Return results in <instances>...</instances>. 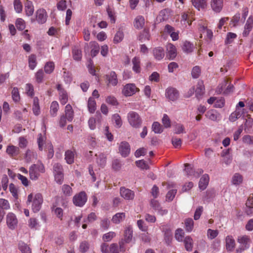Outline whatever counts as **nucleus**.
<instances>
[{
	"instance_id": "1",
	"label": "nucleus",
	"mask_w": 253,
	"mask_h": 253,
	"mask_svg": "<svg viewBox=\"0 0 253 253\" xmlns=\"http://www.w3.org/2000/svg\"><path fill=\"white\" fill-rule=\"evenodd\" d=\"M127 118L128 122L131 126L135 128L140 126L142 121L137 113L133 111L129 112Z\"/></svg>"
},
{
	"instance_id": "2",
	"label": "nucleus",
	"mask_w": 253,
	"mask_h": 253,
	"mask_svg": "<svg viewBox=\"0 0 253 253\" xmlns=\"http://www.w3.org/2000/svg\"><path fill=\"white\" fill-rule=\"evenodd\" d=\"M233 85L230 83L228 84V81L225 80L217 87L216 91L218 94H220L223 92L224 94H228L231 92H233Z\"/></svg>"
},
{
	"instance_id": "3",
	"label": "nucleus",
	"mask_w": 253,
	"mask_h": 253,
	"mask_svg": "<svg viewBox=\"0 0 253 253\" xmlns=\"http://www.w3.org/2000/svg\"><path fill=\"white\" fill-rule=\"evenodd\" d=\"M38 171L42 172H44V167L43 165H33L29 169V174L30 178L32 180H37L40 174Z\"/></svg>"
},
{
	"instance_id": "4",
	"label": "nucleus",
	"mask_w": 253,
	"mask_h": 253,
	"mask_svg": "<svg viewBox=\"0 0 253 253\" xmlns=\"http://www.w3.org/2000/svg\"><path fill=\"white\" fill-rule=\"evenodd\" d=\"M87 196L84 191L75 195L73 198V202L75 205L78 207H82L86 203Z\"/></svg>"
},
{
	"instance_id": "5",
	"label": "nucleus",
	"mask_w": 253,
	"mask_h": 253,
	"mask_svg": "<svg viewBox=\"0 0 253 253\" xmlns=\"http://www.w3.org/2000/svg\"><path fill=\"white\" fill-rule=\"evenodd\" d=\"M43 202L42 196L41 194L37 193L35 195L32 204V210L34 212H38Z\"/></svg>"
},
{
	"instance_id": "6",
	"label": "nucleus",
	"mask_w": 253,
	"mask_h": 253,
	"mask_svg": "<svg viewBox=\"0 0 253 253\" xmlns=\"http://www.w3.org/2000/svg\"><path fill=\"white\" fill-rule=\"evenodd\" d=\"M139 89L133 84H126L123 90V94L126 96H130L138 91Z\"/></svg>"
},
{
	"instance_id": "7",
	"label": "nucleus",
	"mask_w": 253,
	"mask_h": 253,
	"mask_svg": "<svg viewBox=\"0 0 253 253\" xmlns=\"http://www.w3.org/2000/svg\"><path fill=\"white\" fill-rule=\"evenodd\" d=\"M166 96L169 100L174 101L179 97V92L175 88L169 87L166 90Z\"/></svg>"
},
{
	"instance_id": "8",
	"label": "nucleus",
	"mask_w": 253,
	"mask_h": 253,
	"mask_svg": "<svg viewBox=\"0 0 253 253\" xmlns=\"http://www.w3.org/2000/svg\"><path fill=\"white\" fill-rule=\"evenodd\" d=\"M6 223L8 227L11 229H14L17 226L18 223L17 219L13 213H8L6 216Z\"/></svg>"
},
{
	"instance_id": "9",
	"label": "nucleus",
	"mask_w": 253,
	"mask_h": 253,
	"mask_svg": "<svg viewBox=\"0 0 253 253\" xmlns=\"http://www.w3.org/2000/svg\"><path fill=\"white\" fill-rule=\"evenodd\" d=\"M121 196L127 200H132L134 197V192L130 189L122 187L120 188Z\"/></svg>"
},
{
	"instance_id": "10",
	"label": "nucleus",
	"mask_w": 253,
	"mask_h": 253,
	"mask_svg": "<svg viewBox=\"0 0 253 253\" xmlns=\"http://www.w3.org/2000/svg\"><path fill=\"white\" fill-rule=\"evenodd\" d=\"M119 151L123 157H127L130 151V147L128 143L126 141L122 142L120 144Z\"/></svg>"
},
{
	"instance_id": "11",
	"label": "nucleus",
	"mask_w": 253,
	"mask_h": 253,
	"mask_svg": "<svg viewBox=\"0 0 253 253\" xmlns=\"http://www.w3.org/2000/svg\"><path fill=\"white\" fill-rule=\"evenodd\" d=\"M238 242L242 245V246L237 250V252H241L249 247L250 239L247 236L240 237L238 239Z\"/></svg>"
},
{
	"instance_id": "12",
	"label": "nucleus",
	"mask_w": 253,
	"mask_h": 253,
	"mask_svg": "<svg viewBox=\"0 0 253 253\" xmlns=\"http://www.w3.org/2000/svg\"><path fill=\"white\" fill-rule=\"evenodd\" d=\"M47 14L43 9H38L36 12V20L40 24H43L46 21Z\"/></svg>"
},
{
	"instance_id": "13",
	"label": "nucleus",
	"mask_w": 253,
	"mask_h": 253,
	"mask_svg": "<svg viewBox=\"0 0 253 253\" xmlns=\"http://www.w3.org/2000/svg\"><path fill=\"white\" fill-rule=\"evenodd\" d=\"M223 5V0H211V6L212 10L216 13L221 11Z\"/></svg>"
},
{
	"instance_id": "14",
	"label": "nucleus",
	"mask_w": 253,
	"mask_h": 253,
	"mask_svg": "<svg viewBox=\"0 0 253 253\" xmlns=\"http://www.w3.org/2000/svg\"><path fill=\"white\" fill-rule=\"evenodd\" d=\"M168 51L167 57L170 60L173 59L176 56V50L175 47L171 43H169L167 45Z\"/></svg>"
},
{
	"instance_id": "15",
	"label": "nucleus",
	"mask_w": 253,
	"mask_h": 253,
	"mask_svg": "<svg viewBox=\"0 0 253 253\" xmlns=\"http://www.w3.org/2000/svg\"><path fill=\"white\" fill-rule=\"evenodd\" d=\"M73 59L77 61H81L82 58V51L78 46H74L72 48Z\"/></svg>"
},
{
	"instance_id": "16",
	"label": "nucleus",
	"mask_w": 253,
	"mask_h": 253,
	"mask_svg": "<svg viewBox=\"0 0 253 253\" xmlns=\"http://www.w3.org/2000/svg\"><path fill=\"white\" fill-rule=\"evenodd\" d=\"M153 55L156 60H160L165 56V51L164 49L161 47L155 48L153 50Z\"/></svg>"
},
{
	"instance_id": "17",
	"label": "nucleus",
	"mask_w": 253,
	"mask_h": 253,
	"mask_svg": "<svg viewBox=\"0 0 253 253\" xmlns=\"http://www.w3.org/2000/svg\"><path fill=\"white\" fill-rule=\"evenodd\" d=\"M209 181V175L207 174L203 175L202 177L200 178L199 183V187L200 189L202 190H205Z\"/></svg>"
},
{
	"instance_id": "18",
	"label": "nucleus",
	"mask_w": 253,
	"mask_h": 253,
	"mask_svg": "<svg viewBox=\"0 0 253 253\" xmlns=\"http://www.w3.org/2000/svg\"><path fill=\"white\" fill-rule=\"evenodd\" d=\"M235 242L234 239L231 236H228L226 238V249L228 251H232L234 249Z\"/></svg>"
},
{
	"instance_id": "19",
	"label": "nucleus",
	"mask_w": 253,
	"mask_h": 253,
	"mask_svg": "<svg viewBox=\"0 0 253 253\" xmlns=\"http://www.w3.org/2000/svg\"><path fill=\"white\" fill-rule=\"evenodd\" d=\"M65 116L67 120L69 122H71L74 117V112L72 106L70 104H68L65 107Z\"/></svg>"
},
{
	"instance_id": "20",
	"label": "nucleus",
	"mask_w": 253,
	"mask_h": 253,
	"mask_svg": "<svg viewBox=\"0 0 253 253\" xmlns=\"http://www.w3.org/2000/svg\"><path fill=\"white\" fill-rule=\"evenodd\" d=\"M193 5L199 10L205 9L207 6L206 0H191Z\"/></svg>"
},
{
	"instance_id": "21",
	"label": "nucleus",
	"mask_w": 253,
	"mask_h": 253,
	"mask_svg": "<svg viewBox=\"0 0 253 253\" xmlns=\"http://www.w3.org/2000/svg\"><path fill=\"white\" fill-rule=\"evenodd\" d=\"M25 9L26 15L31 16L34 13V6L32 1L27 0L25 3Z\"/></svg>"
},
{
	"instance_id": "22",
	"label": "nucleus",
	"mask_w": 253,
	"mask_h": 253,
	"mask_svg": "<svg viewBox=\"0 0 253 253\" xmlns=\"http://www.w3.org/2000/svg\"><path fill=\"white\" fill-rule=\"evenodd\" d=\"M145 20L142 16H138L135 19L134 27L138 29H142L144 26Z\"/></svg>"
},
{
	"instance_id": "23",
	"label": "nucleus",
	"mask_w": 253,
	"mask_h": 253,
	"mask_svg": "<svg viewBox=\"0 0 253 253\" xmlns=\"http://www.w3.org/2000/svg\"><path fill=\"white\" fill-rule=\"evenodd\" d=\"M106 79L112 85H116L118 83L117 75L115 72L112 71L109 75H107Z\"/></svg>"
},
{
	"instance_id": "24",
	"label": "nucleus",
	"mask_w": 253,
	"mask_h": 253,
	"mask_svg": "<svg viewBox=\"0 0 253 253\" xmlns=\"http://www.w3.org/2000/svg\"><path fill=\"white\" fill-rule=\"evenodd\" d=\"M132 62L133 64V70L136 73H139L141 71V68L140 66V60L138 57H135L132 59Z\"/></svg>"
},
{
	"instance_id": "25",
	"label": "nucleus",
	"mask_w": 253,
	"mask_h": 253,
	"mask_svg": "<svg viewBox=\"0 0 253 253\" xmlns=\"http://www.w3.org/2000/svg\"><path fill=\"white\" fill-rule=\"evenodd\" d=\"M6 152L10 156L14 157L19 153V148L14 146H9L7 148Z\"/></svg>"
},
{
	"instance_id": "26",
	"label": "nucleus",
	"mask_w": 253,
	"mask_h": 253,
	"mask_svg": "<svg viewBox=\"0 0 253 253\" xmlns=\"http://www.w3.org/2000/svg\"><path fill=\"white\" fill-rule=\"evenodd\" d=\"M183 241L185 249L187 251H191L193 248L192 239L190 236H187Z\"/></svg>"
},
{
	"instance_id": "27",
	"label": "nucleus",
	"mask_w": 253,
	"mask_h": 253,
	"mask_svg": "<svg viewBox=\"0 0 253 253\" xmlns=\"http://www.w3.org/2000/svg\"><path fill=\"white\" fill-rule=\"evenodd\" d=\"M125 217V213L124 212L117 213L113 216L112 221L113 223L117 224L122 221Z\"/></svg>"
},
{
	"instance_id": "28",
	"label": "nucleus",
	"mask_w": 253,
	"mask_h": 253,
	"mask_svg": "<svg viewBox=\"0 0 253 253\" xmlns=\"http://www.w3.org/2000/svg\"><path fill=\"white\" fill-rule=\"evenodd\" d=\"M59 105L57 102L53 101L50 105V113L52 117L56 116L58 110Z\"/></svg>"
},
{
	"instance_id": "29",
	"label": "nucleus",
	"mask_w": 253,
	"mask_h": 253,
	"mask_svg": "<svg viewBox=\"0 0 253 253\" xmlns=\"http://www.w3.org/2000/svg\"><path fill=\"white\" fill-rule=\"evenodd\" d=\"M206 116L209 119L215 121L217 120L219 114L215 111L210 110L207 112Z\"/></svg>"
},
{
	"instance_id": "30",
	"label": "nucleus",
	"mask_w": 253,
	"mask_h": 253,
	"mask_svg": "<svg viewBox=\"0 0 253 253\" xmlns=\"http://www.w3.org/2000/svg\"><path fill=\"white\" fill-rule=\"evenodd\" d=\"M152 129L155 133H161L163 131L162 126L157 122L153 123L152 126Z\"/></svg>"
},
{
	"instance_id": "31",
	"label": "nucleus",
	"mask_w": 253,
	"mask_h": 253,
	"mask_svg": "<svg viewBox=\"0 0 253 253\" xmlns=\"http://www.w3.org/2000/svg\"><path fill=\"white\" fill-rule=\"evenodd\" d=\"M204 86L203 85V83H199L198 86L196 88V89L195 90L196 93V96L197 97V98L199 99L201 97V96L203 95L204 93Z\"/></svg>"
},
{
	"instance_id": "32",
	"label": "nucleus",
	"mask_w": 253,
	"mask_h": 253,
	"mask_svg": "<svg viewBox=\"0 0 253 253\" xmlns=\"http://www.w3.org/2000/svg\"><path fill=\"white\" fill-rule=\"evenodd\" d=\"M65 159L67 163L71 164L74 162V154L71 150H67L65 152Z\"/></svg>"
},
{
	"instance_id": "33",
	"label": "nucleus",
	"mask_w": 253,
	"mask_h": 253,
	"mask_svg": "<svg viewBox=\"0 0 253 253\" xmlns=\"http://www.w3.org/2000/svg\"><path fill=\"white\" fill-rule=\"evenodd\" d=\"M29 66L31 70H33L37 65L36 56L31 54L29 57Z\"/></svg>"
},
{
	"instance_id": "34",
	"label": "nucleus",
	"mask_w": 253,
	"mask_h": 253,
	"mask_svg": "<svg viewBox=\"0 0 253 253\" xmlns=\"http://www.w3.org/2000/svg\"><path fill=\"white\" fill-rule=\"evenodd\" d=\"M44 68L46 74H51L54 70V64L52 61L47 62L45 64Z\"/></svg>"
},
{
	"instance_id": "35",
	"label": "nucleus",
	"mask_w": 253,
	"mask_h": 253,
	"mask_svg": "<svg viewBox=\"0 0 253 253\" xmlns=\"http://www.w3.org/2000/svg\"><path fill=\"white\" fill-rule=\"evenodd\" d=\"M186 230L190 232L192 230L194 226V221L191 218H187L185 220Z\"/></svg>"
},
{
	"instance_id": "36",
	"label": "nucleus",
	"mask_w": 253,
	"mask_h": 253,
	"mask_svg": "<svg viewBox=\"0 0 253 253\" xmlns=\"http://www.w3.org/2000/svg\"><path fill=\"white\" fill-rule=\"evenodd\" d=\"M248 118L246 119L245 123V130L247 132L250 131L253 125V120L250 117V115L247 116Z\"/></svg>"
},
{
	"instance_id": "37",
	"label": "nucleus",
	"mask_w": 253,
	"mask_h": 253,
	"mask_svg": "<svg viewBox=\"0 0 253 253\" xmlns=\"http://www.w3.org/2000/svg\"><path fill=\"white\" fill-rule=\"evenodd\" d=\"M193 47V44L189 42L186 41L184 42L182 49L184 52L186 53H190L192 52Z\"/></svg>"
},
{
	"instance_id": "38",
	"label": "nucleus",
	"mask_w": 253,
	"mask_h": 253,
	"mask_svg": "<svg viewBox=\"0 0 253 253\" xmlns=\"http://www.w3.org/2000/svg\"><path fill=\"white\" fill-rule=\"evenodd\" d=\"M87 106L89 111L91 113H93L96 109L95 101L93 99L89 98L88 101Z\"/></svg>"
},
{
	"instance_id": "39",
	"label": "nucleus",
	"mask_w": 253,
	"mask_h": 253,
	"mask_svg": "<svg viewBox=\"0 0 253 253\" xmlns=\"http://www.w3.org/2000/svg\"><path fill=\"white\" fill-rule=\"evenodd\" d=\"M132 237V230L130 228H127L125 232V240L126 243H129Z\"/></svg>"
},
{
	"instance_id": "40",
	"label": "nucleus",
	"mask_w": 253,
	"mask_h": 253,
	"mask_svg": "<svg viewBox=\"0 0 253 253\" xmlns=\"http://www.w3.org/2000/svg\"><path fill=\"white\" fill-rule=\"evenodd\" d=\"M12 97L14 102H18L20 100V97L19 90L17 87H14L12 90Z\"/></svg>"
},
{
	"instance_id": "41",
	"label": "nucleus",
	"mask_w": 253,
	"mask_h": 253,
	"mask_svg": "<svg viewBox=\"0 0 253 253\" xmlns=\"http://www.w3.org/2000/svg\"><path fill=\"white\" fill-rule=\"evenodd\" d=\"M62 190L65 196H70L72 194V189L68 185H63L62 186Z\"/></svg>"
},
{
	"instance_id": "42",
	"label": "nucleus",
	"mask_w": 253,
	"mask_h": 253,
	"mask_svg": "<svg viewBox=\"0 0 253 253\" xmlns=\"http://www.w3.org/2000/svg\"><path fill=\"white\" fill-rule=\"evenodd\" d=\"M124 38V33L122 31H118L115 34L113 42L115 43L121 42Z\"/></svg>"
},
{
	"instance_id": "43",
	"label": "nucleus",
	"mask_w": 253,
	"mask_h": 253,
	"mask_svg": "<svg viewBox=\"0 0 253 253\" xmlns=\"http://www.w3.org/2000/svg\"><path fill=\"white\" fill-rule=\"evenodd\" d=\"M92 45L93 46V48L91 49L90 54L92 57H94L98 54L100 48L98 44L96 42H93Z\"/></svg>"
},
{
	"instance_id": "44",
	"label": "nucleus",
	"mask_w": 253,
	"mask_h": 253,
	"mask_svg": "<svg viewBox=\"0 0 253 253\" xmlns=\"http://www.w3.org/2000/svg\"><path fill=\"white\" fill-rule=\"evenodd\" d=\"M241 116V113L240 111L236 109V110L233 112L229 116V120L232 122L236 121L237 119Z\"/></svg>"
},
{
	"instance_id": "45",
	"label": "nucleus",
	"mask_w": 253,
	"mask_h": 253,
	"mask_svg": "<svg viewBox=\"0 0 253 253\" xmlns=\"http://www.w3.org/2000/svg\"><path fill=\"white\" fill-rule=\"evenodd\" d=\"M19 249L23 253H31V250L29 247L24 243H20L19 244Z\"/></svg>"
},
{
	"instance_id": "46",
	"label": "nucleus",
	"mask_w": 253,
	"mask_h": 253,
	"mask_svg": "<svg viewBox=\"0 0 253 253\" xmlns=\"http://www.w3.org/2000/svg\"><path fill=\"white\" fill-rule=\"evenodd\" d=\"M33 111L35 115H38L40 113V106L39 104L38 99L35 98L34 99V104L33 106Z\"/></svg>"
},
{
	"instance_id": "47",
	"label": "nucleus",
	"mask_w": 253,
	"mask_h": 253,
	"mask_svg": "<svg viewBox=\"0 0 253 253\" xmlns=\"http://www.w3.org/2000/svg\"><path fill=\"white\" fill-rule=\"evenodd\" d=\"M236 37L237 35L235 33H228L225 40V43L226 44L231 43Z\"/></svg>"
},
{
	"instance_id": "48",
	"label": "nucleus",
	"mask_w": 253,
	"mask_h": 253,
	"mask_svg": "<svg viewBox=\"0 0 253 253\" xmlns=\"http://www.w3.org/2000/svg\"><path fill=\"white\" fill-rule=\"evenodd\" d=\"M15 25L17 29L20 31L23 30L25 28V22L21 18H18L16 20Z\"/></svg>"
},
{
	"instance_id": "49",
	"label": "nucleus",
	"mask_w": 253,
	"mask_h": 253,
	"mask_svg": "<svg viewBox=\"0 0 253 253\" xmlns=\"http://www.w3.org/2000/svg\"><path fill=\"white\" fill-rule=\"evenodd\" d=\"M162 123L166 128L170 127L171 126V121L169 116L167 114H164L162 119Z\"/></svg>"
},
{
	"instance_id": "50",
	"label": "nucleus",
	"mask_w": 253,
	"mask_h": 253,
	"mask_svg": "<svg viewBox=\"0 0 253 253\" xmlns=\"http://www.w3.org/2000/svg\"><path fill=\"white\" fill-rule=\"evenodd\" d=\"M242 181V176L239 173H236L233 177L232 182L235 185H238L240 184Z\"/></svg>"
},
{
	"instance_id": "51",
	"label": "nucleus",
	"mask_w": 253,
	"mask_h": 253,
	"mask_svg": "<svg viewBox=\"0 0 253 253\" xmlns=\"http://www.w3.org/2000/svg\"><path fill=\"white\" fill-rule=\"evenodd\" d=\"M184 232L181 229H178L175 233V238L178 241H182L184 237Z\"/></svg>"
},
{
	"instance_id": "52",
	"label": "nucleus",
	"mask_w": 253,
	"mask_h": 253,
	"mask_svg": "<svg viewBox=\"0 0 253 253\" xmlns=\"http://www.w3.org/2000/svg\"><path fill=\"white\" fill-rule=\"evenodd\" d=\"M89 248V245L86 241L82 242L80 246V251L82 253L86 252Z\"/></svg>"
},
{
	"instance_id": "53",
	"label": "nucleus",
	"mask_w": 253,
	"mask_h": 253,
	"mask_svg": "<svg viewBox=\"0 0 253 253\" xmlns=\"http://www.w3.org/2000/svg\"><path fill=\"white\" fill-rule=\"evenodd\" d=\"M176 193V189H172L171 190L169 191L166 195L167 200H168L169 201H172Z\"/></svg>"
},
{
	"instance_id": "54",
	"label": "nucleus",
	"mask_w": 253,
	"mask_h": 253,
	"mask_svg": "<svg viewBox=\"0 0 253 253\" xmlns=\"http://www.w3.org/2000/svg\"><path fill=\"white\" fill-rule=\"evenodd\" d=\"M135 163L136 166L141 169H149L148 165L143 160L136 161Z\"/></svg>"
},
{
	"instance_id": "55",
	"label": "nucleus",
	"mask_w": 253,
	"mask_h": 253,
	"mask_svg": "<svg viewBox=\"0 0 253 253\" xmlns=\"http://www.w3.org/2000/svg\"><path fill=\"white\" fill-rule=\"evenodd\" d=\"M14 7L17 12L20 13L22 11L23 6L20 0H14Z\"/></svg>"
},
{
	"instance_id": "56",
	"label": "nucleus",
	"mask_w": 253,
	"mask_h": 253,
	"mask_svg": "<svg viewBox=\"0 0 253 253\" xmlns=\"http://www.w3.org/2000/svg\"><path fill=\"white\" fill-rule=\"evenodd\" d=\"M122 167L121 161L118 159L114 160L112 162V168L116 171L119 170Z\"/></svg>"
},
{
	"instance_id": "57",
	"label": "nucleus",
	"mask_w": 253,
	"mask_h": 253,
	"mask_svg": "<svg viewBox=\"0 0 253 253\" xmlns=\"http://www.w3.org/2000/svg\"><path fill=\"white\" fill-rule=\"evenodd\" d=\"M112 119L115 121L116 126L120 127L122 125L121 117L117 114H115L113 116Z\"/></svg>"
},
{
	"instance_id": "58",
	"label": "nucleus",
	"mask_w": 253,
	"mask_h": 253,
	"mask_svg": "<svg viewBox=\"0 0 253 253\" xmlns=\"http://www.w3.org/2000/svg\"><path fill=\"white\" fill-rule=\"evenodd\" d=\"M59 94L61 97V103L63 105L65 104L68 101V96L65 90H62L61 91V93H59Z\"/></svg>"
},
{
	"instance_id": "59",
	"label": "nucleus",
	"mask_w": 253,
	"mask_h": 253,
	"mask_svg": "<svg viewBox=\"0 0 253 253\" xmlns=\"http://www.w3.org/2000/svg\"><path fill=\"white\" fill-rule=\"evenodd\" d=\"M36 81L38 83H42L43 81L44 73L42 69L39 70L36 74Z\"/></svg>"
},
{
	"instance_id": "60",
	"label": "nucleus",
	"mask_w": 253,
	"mask_h": 253,
	"mask_svg": "<svg viewBox=\"0 0 253 253\" xmlns=\"http://www.w3.org/2000/svg\"><path fill=\"white\" fill-rule=\"evenodd\" d=\"M9 207V204L7 200L0 199V208H1L4 211V210H8Z\"/></svg>"
},
{
	"instance_id": "61",
	"label": "nucleus",
	"mask_w": 253,
	"mask_h": 253,
	"mask_svg": "<svg viewBox=\"0 0 253 253\" xmlns=\"http://www.w3.org/2000/svg\"><path fill=\"white\" fill-rule=\"evenodd\" d=\"M201 73V70L198 66L193 67L192 71V76L194 78H198Z\"/></svg>"
},
{
	"instance_id": "62",
	"label": "nucleus",
	"mask_w": 253,
	"mask_h": 253,
	"mask_svg": "<svg viewBox=\"0 0 253 253\" xmlns=\"http://www.w3.org/2000/svg\"><path fill=\"white\" fill-rule=\"evenodd\" d=\"M253 26V17L251 16L248 19L246 24L245 25V28L251 31Z\"/></svg>"
},
{
	"instance_id": "63",
	"label": "nucleus",
	"mask_w": 253,
	"mask_h": 253,
	"mask_svg": "<svg viewBox=\"0 0 253 253\" xmlns=\"http://www.w3.org/2000/svg\"><path fill=\"white\" fill-rule=\"evenodd\" d=\"M171 142L175 148L180 147L181 145V139L176 138V137H172L171 139Z\"/></svg>"
},
{
	"instance_id": "64",
	"label": "nucleus",
	"mask_w": 253,
	"mask_h": 253,
	"mask_svg": "<svg viewBox=\"0 0 253 253\" xmlns=\"http://www.w3.org/2000/svg\"><path fill=\"white\" fill-rule=\"evenodd\" d=\"M115 236V233L114 232H110L103 235V239L104 241L108 242L110 241Z\"/></svg>"
}]
</instances>
